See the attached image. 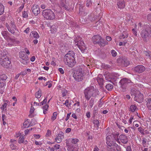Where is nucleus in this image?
Masks as SVG:
<instances>
[{"label":"nucleus","mask_w":151,"mask_h":151,"mask_svg":"<svg viewBox=\"0 0 151 151\" xmlns=\"http://www.w3.org/2000/svg\"><path fill=\"white\" fill-rule=\"evenodd\" d=\"M119 139L121 142L124 144H126L128 141V139L127 136L124 134L120 135L119 136Z\"/></svg>","instance_id":"nucleus-16"},{"label":"nucleus","mask_w":151,"mask_h":151,"mask_svg":"<svg viewBox=\"0 0 151 151\" xmlns=\"http://www.w3.org/2000/svg\"><path fill=\"white\" fill-rule=\"evenodd\" d=\"M106 87L108 90L111 91L113 88V86L112 85L109 84L106 85Z\"/></svg>","instance_id":"nucleus-36"},{"label":"nucleus","mask_w":151,"mask_h":151,"mask_svg":"<svg viewBox=\"0 0 151 151\" xmlns=\"http://www.w3.org/2000/svg\"><path fill=\"white\" fill-rule=\"evenodd\" d=\"M5 86V83L3 81H0V88H3Z\"/></svg>","instance_id":"nucleus-62"},{"label":"nucleus","mask_w":151,"mask_h":151,"mask_svg":"<svg viewBox=\"0 0 151 151\" xmlns=\"http://www.w3.org/2000/svg\"><path fill=\"white\" fill-rule=\"evenodd\" d=\"M146 106L149 110H151V98H147L146 99Z\"/></svg>","instance_id":"nucleus-24"},{"label":"nucleus","mask_w":151,"mask_h":151,"mask_svg":"<svg viewBox=\"0 0 151 151\" xmlns=\"http://www.w3.org/2000/svg\"><path fill=\"white\" fill-rule=\"evenodd\" d=\"M32 12L35 15L37 16L40 13V7L37 5H34L32 6Z\"/></svg>","instance_id":"nucleus-15"},{"label":"nucleus","mask_w":151,"mask_h":151,"mask_svg":"<svg viewBox=\"0 0 151 151\" xmlns=\"http://www.w3.org/2000/svg\"><path fill=\"white\" fill-rule=\"evenodd\" d=\"M118 7L120 9H123L124 7L125 4L124 0H119L117 4Z\"/></svg>","instance_id":"nucleus-22"},{"label":"nucleus","mask_w":151,"mask_h":151,"mask_svg":"<svg viewBox=\"0 0 151 151\" xmlns=\"http://www.w3.org/2000/svg\"><path fill=\"white\" fill-rule=\"evenodd\" d=\"M97 81L99 84H103V78L98 77L97 78Z\"/></svg>","instance_id":"nucleus-45"},{"label":"nucleus","mask_w":151,"mask_h":151,"mask_svg":"<svg viewBox=\"0 0 151 151\" xmlns=\"http://www.w3.org/2000/svg\"><path fill=\"white\" fill-rule=\"evenodd\" d=\"M144 28L141 32V36L144 41L147 42L151 38V25L146 24Z\"/></svg>","instance_id":"nucleus-3"},{"label":"nucleus","mask_w":151,"mask_h":151,"mask_svg":"<svg viewBox=\"0 0 151 151\" xmlns=\"http://www.w3.org/2000/svg\"><path fill=\"white\" fill-rule=\"evenodd\" d=\"M92 41L95 44H98L100 46L104 42V40L102 39L100 36L99 35H94L92 38Z\"/></svg>","instance_id":"nucleus-9"},{"label":"nucleus","mask_w":151,"mask_h":151,"mask_svg":"<svg viewBox=\"0 0 151 151\" xmlns=\"http://www.w3.org/2000/svg\"><path fill=\"white\" fill-rule=\"evenodd\" d=\"M111 52L112 55L113 57H115L117 55V53L114 50H113L111 51Z\"/></svg>","instance_id":"nucleus-52"},{"label":"nucleus","mask_w":151,"mask_h":151,"mask_svg":"<svg viewBox=\"0 0 151 151\" xmlns=\"http://www.w3.org/2000/svg\"><path fill=\"white\" fill-rule=\"evenodd\" d=\"M83 6L81 5L80 6L79 9V12L80 14H83V13L84 12V10L83 8Z\"/></svg>","instance_id":"nucleus-47"},{"label":"nucleus","mask_w":151,"mask_h":151,"mask_svg":"<svg viewBox=\"0 0 151 151\" xmlns=\"http://www.w3.org/2000/svg\"><path fill=\"white\" fill-rule=\"evenodd\" d=\"M119 83L121 85L120 87L122 89V91L124 92L125 91L127 85L128 84H132L133 83L131 80L126 78L122 79Z\"/></svg>","instance_id":"nucleus-8"},{"label":"nucleus","mask_w":151,"mask_h":151,"mask_svg":"<svg viewBox=\"0 0 151 151\" xmlns=\"http://www.w3.org/2000/svg\"><path fill=\"white\" fill-rule=\"evenodd\" d=\"M98 113V109L97 107H94V110L93 111V117H94L96 116L97 115Z\"/></svg>","instance_id":"nucleus-34"},{"label":"nucleus","mask_w":151,"mask_h":151,"mask_svg":"<svg viewBox=\"0 0 151 151\" xmlns=\"http://www.w3.org/2000/svg\"><path fill=\"white\" fill-rule=\"evenodd\" d=\"M51 134V131L49 129L47 130V133L46 134V136L47 137H49Z\"/></svg>","instance_id":"nucleus-59"},{"label":"nucleus","mask_w":151,"mask_h":151,"mask_svg":"<svg viewBox=\"0 0 151 151\" xmlns=\"http://www.w3.org/2000/svg\"><path fill=\"white\" fill-rule=\"evenodd\" d=\"M142 144L143 146L144 147H148L149 144L147 139L145 138H142Z\"/></svg>","instance_id":"nucleus-26"},{"label":"nucleus","mask_w":151,"mask_h":151,"mask_svg":"<svg viewBox=\"0 0 151 151\" xmlns=\"http://www.w3.org/2000/svg\"><path fill=\"white\" fill-rule=\"evenodd\" d=\"M138 131L142 134H144L143 129L141 127L138 128Z\"/></svg>","instance_id":"nucleus-55"},{"label":"nucleus","mask_w":151,"mask_h":151,"mask_svg":"<svg viewBox=\"0 0 151 151\" xmlns=\"http://www.w3.org/2000/svg\"><path fill=\"white\" fill-rule=\"evenodd\" d=\"M6 26L7 29L11 33L14 34V31L13 29H12L10 27L9 24L7 23H6Z\"/></svg>","instance_id":"nucleus-32"},{"label":"nucleus","mask_w":151,"mask_h":151,"mask_svg":"<svg viewBox=\"0 0 151 151\" xmlns=\"http://www.w3.org/2000/svg\"><path fill=\"white\" fill-rule=\"evenodd\" d=\"M132 96H134V100L137 102L140 103L143 100V96L140 92L134 88L131 90L130 92Z\"/></svg>","instance_id":"nucleus-5"},{"label":"nucleus","mask_w":151,"mask_h":151,"mask_svg":"<svg viewBox=\"0 0 151 151\" xmlns=\"http://www.w3.org/2000/svg\"><path fill=\"white\" fill-rule=\"evenodd\" d=\"M47 98L46 97L42 102L40 103V106H41L45 104L47 101Z\"/></svg>","instance_id":"nucleus-54"},{"label":"nucleus","mask_w":151,"mask_h":151,"mask_svg":"<svg viewBox=\"0 0 151 151\" xmlns=\"http://www.w3.org/2000/svg\"><path fill=\"white\" fill-rule=\"evenodd\" d=\"M60 147V145L58 144L55 145L53 146L54 150H55V151H59V150L60 149H59Z\"/></svg>","instance_id":"nucleus-51"},{"label":"nucleus","mask_w":151,"mask_h":151,"mask_svg":"<svg viewBox=\"0 0 151 151\" xmlns=\"http://www.w3.org/2000/svg\"><path fill=\"white\" fill-rule=\"evenodd\" d=\"M67 0H60L59 4V6L60 8H63V9L68 11L69 8L66 6V4Z\"/></svg>","instance_id":"nucleus-12"},{"label":"nucleus","mask_w":151,"mask_h":151,"mask_svg":"<svg viewBox=\"0 0 151 151\" xmlns=\"http://www.w3.org/2000/svg\"><path fill=\"white\" fill-rule=\"evenodd\" d=\"M99 91L96 87L90 86L86 88L84 91V96L87 100H89L91 96L95 97L99 95Z\"/></svg>","instance_id":"nucleus-2"},{"label":"nucleus","mask_w":151,"mask_h":151,"mask_svg":"<svg viewBox=\"0 0 151 151\" xmlns=\"http://www.w3.org/2000/svg\"><path fill=\"white\" fill-rule=\"evenodd\" d=\"M106 138V143L108 146L110 145L113 143H114L112 141L113 137L111 135H109L107 136Z\"/></svg>","instance_id":"nucleus-20"},{"label":"nucleus","mask_w":151,"mask_h":151,"mask_svg":"<svg viewBox=\"0 0 151 151\" xmlns=\"http://www.w3.org/2000/svg\"><path fill=\"white\" fill-rule=\"evenodd\" d=\"M128 34L127 31H123L122 35L120 36V39H124L127 38L128 37Z\"/></svg>","instance_id":"nucleus-28"},{"label":"nucleus","mask_w":151,"mask_h":151,"mask_svg":"<svg viewBox=\"0 0 151 151\" xmlns=\"http://www.w3.org/2000/svg\"><path fill=\"white\" fill-rule=\"evenodd\" d=\"M8 42V45L9 46H12L13 45L14 43H15L16 41L14 39L9 37L6 40Z\"/></svg>","instance_id":"nucleus-18"},{"label":"nucleus","mask_w":151,"mask_h":151,"mask_svg":"<svg viewBox=\"0 0 151 151\" xmlns=\"http://www.w3.org/2000/svg\"><path fill=\"white\" fill-rule=\"evenodd\" d=\"M10 102L8 100H5L4 103L2 104L1 107V112H6L7 110V108L9 105Z\"/></svg>","instance_id":"nucleus-14"},{"label":"nucleus","mask_w":151,"mask_h":151,"mask_svg":"<svg viewBox=\"0 0 151 151\" xmlns=\"http://www.w3.org/2000/svg\"><path fill=\"white\" fill-rule=\"evenodd\" d=\"M11 63V61L8 58H1L0 60V63L3 67L7 68L10 64Z\"/></svg>","instance_id":"nucleus-11"},{"label":"nucleus","mask_w":151,"mask_h":151,"mask_svg":"<svg viewBox=\"0 0 151 151\" xmlns=\"http://www.w3.org/2000/svg\"><path fill=\"white\" fill-rule=\"evenodd\" d=\"M75 56V53L73 51H69L64 57V61L69 67H73L76 64Z\"/></svg>","instance_id":"nucleus-1"},{"label":"nucleus","mask_w":151,"mask_h":151,"mask_svg":"<svg viewBox=\"0 0 151 151\" xmlns=\"http://www.w3.org/2000/svg\"><path fill=\"white\" fill-rule=\"evenodd\" d=\"M43 17L47 20H52L55 18L54 12L50 9H46L43 10L42 12Z\"/></svg>","instance_id":"nucleus-6"},{"label":"nucleus","mask_w":151,"mask_h":151,"mask_svg":"<svg viewBox=\"0 0 151 151\" xmlns=\"http://www.w3.org/2000/svg\"><path fill=\"white\" fill-rule=\"evenodd\" d=\"M86 2V6L87 7H89L91 6V0H87Z\"/></svg>","instance_id":"nucleus-60"},{"label":"nucleus","mask_w":151,"mask_h":151,"mask_svg":"<svg viewBox=\"0 0 151 151\" xmlns=\"http://www.w3.org/2000/svg\"><path fill=\"white\" fill-rule=\"evenodd\" d=\"M78 141H79V140L78 139H72V140L71 141V142L73 144H76Z\"/></svg>","instance_id":"nucleus-53"},{"label":"nucleus","mask_w":151,"mask_h":151,"mask_svg":"<svg viewBox=\"0 0 151 151\" xmlns=\"http://www.w3.org/2000/svg\"><path fill=\"white\" fill-rule=\"evenodd\" d=\"M103 100H102V98L100 99L99 102L98 106L101 107L103 103H102Z\"/></svg>","instance_id":"nucleus-61"},{"label":"nucleus","mask_w":151,"mask_h":151,"mask_svg":"<svg viewBox=\"0 0 151 151\" xmlns=\"http://www.w3.org/2000/svg\"><path fill=\"white\" fill-rule=\"evenodd\" d=\"M32 34L33 37L35 38H38L39 37V36L38 33L35 31L32 32H31Z\"/></svg>","instance_id":"nucleus-41"},{"label":"nucleus","mask_w":151,"mask_h":151,"mask_svg":"<svg viewBox=\"0 0 151 151\" xmlns=\"http://www.w3.org/2000/svg\"><path fill=\"white\" fill-rule=\"evenodd\" d=\"M57 113V112H54L51 117V119L53 120H55L56 118Z\"/></svg>","instance_id":"nucleus-50"},{"label":"nucleus","mask_w":151,"mask_h":151,"mask_svg":"<svg viewBox=\"0 0 151 151\" xmlns=\"http://www.w3.org/2000/svg\"><path fill=\"white\" fill-rule=\"evenodd\" d=\"M23 125L25 128L28 127L29 126V122L28 119L25 121L23 123Z\"/></svg>","instance_id":"nucleus-39"},{"label":"nucleus","mask_w":151,"mask_h":151,"mask_svg":"<svg viewBox=\"0 0 151 151\" xmlns=\"http://www.w3.org/2000/svg\"><path fill=\"white\" fill-rule=\"evenodd\" d=\"M81 37L78 36H77L75 38L74 41L75 42V44L76 45V44L78 42L81 41Z\"/></svg>","instance_id":"nucleus-42"},{"label":"nucleus","mask_w":151,"mask_h":151,"mask_svg":"<svg viewBox=\"0 0 151 151\" xmlns=\"http://www.w3.org/2000/svg\"><path fill=\"white\" fill-rule=\"evenodd\" d=\"M133 70L135 72L140 73L143 72L145 70V68L144 66L139 65L134 67Z\"/></svg>","instance_id":"nucleus-13"},{"label":"nucleus","mask_w":151,"mask_h":151,"mask_svg":"<svg viewBox=\"0 0 151 151\" xmlns=\"http://www.w3.org/2000/svg\"><path fill=\"white\" fill-rule=\"evenodd\" d=\"M19 58L20 62L24 65H27L29 62V57L24 51L19 52Z\"/></svg>","instance_id":"nucleus-7"},{"label":"nucleus","mask_w":151,"mask_h":151,"mask_svg":"<svg viewBox=\"0 0 151 151\" xmlns=\"http://www.w3.org/2000/svg\"><path fill=\"white\" fill-rule=\"evenodd\" d=\"M17 144V141L16 140L13 139L10 140V146L12 150H14L16 149Z\"/></svg>","instance_id":"nucleus-17"},{"label":"nucleus","mask_w":151,"mask_h":151,"mask_svg":"<svg viewBox=\"0 0 151 151\" xmlns=\"http://www.w3.org/2000/svg\"><path fill=\"white\" fill-rule=\"evenodd\" d=\"M105 79L107 81L112 82L111 80L114 79L112 75L110 73H107L105 75Z\"/></svg>","instance_id":"nucleus-21"},{"label":"nucleus","mask_w":151,"mask_h":151,"mask_svg":"<svg viewBox=\"0 0 151 151\" xmlns=\"http://www.w3.org/2000/svg\"><path fill=\"white\" fill-rule=\"evenodd\" d=\"M9 25L12 29H13L14 30V33L15 30L17 29V28L16 27L14 22L13 19L11 20Z\"/></svg>","instance_id":"nucleus-23"},{"label":"nucleus","mask_w":151,"mask_h":151,"mask_svg":"<svg viewBox=\"0 0 151 151\" xmlns=\"http://www.w3.org/2000/svg\"><path fill=\"white\" fill-rule=\"evenodd\" d=\"M76 45H77L78 47H80L85 45V44L83 41H81L76 44Z\"/></svg>","instance_id":"nucleus-43"},{"label":"nucleus","mask_w":151,"mask_h":151,"mask_svg":"<svg viewBox=\"0 0 151 151\" xmlns=\"http://www.w3.org/2000/svg\"><path fill=\"white\" fill-rule=\"evenodd\" d=\"M73 70L75 71L73 76L75 80L78 82L81 81L84 77L82 68L78 67L73 68Z\"/></svg>","instance_id":"nucleus-4"},{"label":"nucleus","mask_w":151,"mask_h":151,"mask_svg":"<svg viewBox=\"0 0 151 151\" xmlns=\"http://www.w3.org/2000/svg\"><path fill=\"white\" fill-rule=\"evenodd\" d=\"M127 41L126 40H125L123 42H120L119 44V45L120 46L122 45H125V44L127 43Z\"/></svg>","instance_id":"nucleus-57"},{"label":"nucleus","mask_w":151,"mask_h":151,"mask_svg":"<svg viewBox=\"0 0 151 151\" xmlns=\"http://www.w3.org/2000/svg\"><path fill=\"white\" fill-rule=\"evenodd\" d=\"M22 16L24 18H27L28 17V13L27 12L24 11L22 13Z\"/></svg>","instance_id":"nucleus-56"},{"label":"nucleus","mask_w":151,"mask_h":151,"mask_svg":"<svg viewBox=\"0 0 151 151\" xmlns=\"http://www.w3.org/2000/svg\"><path fill=\"white\" fill-rule=\"evenodd\" d=\"M34 110L35 109L34 107L32 106H31L30 111V113L31 114H32L34 112Z\"/></svg>","instance_id":"nucleus-63"},{"label":"nucleus","mask_w":151,"mask_h":151,"mask_svg":"<svg viewBox=\"0 0 151 151\" xmlns=\"http://www.w3.org/2000/svg\"><path fill=\"white\" fill-rule=\"evenodd\" d=\"M125 59L122 57H120L117 59V61L118 63L120 64V65L122 66L124 62H125Z\"/></svg>","instance_id":"nucleus-29"},{"label":"nucleus","mask_w":151,"mask_h":151,"mask_svg":"<svg viewBox=\"0 0 151 151\" xmlns=\"http://www.w3.org/2000/svg\"><path fill=\"white\" fill-rule=\"evenodd\" d=\"M67 93V91L65 89H64L62 91V95L63 97H64L65 96Z\"/></svg>","instance_id":"nucleus-58"},{"label":"nucleus","mask_w":151,"mask_h":151,"mask_svg":"<svg viewBox=\"0 0 151 151\" xmlns=\"http://www.w3.org/2000/svg\"><path fill=\"white\" fill-rule=\"evenodd\" d=\"M22 135H21V133H20V132H18V133H16V135L15 136V137L17 138H18V137H20V136H21Z\"/></svg>","instance_id":"nucleus-64"},{"label":"nucleus","mask_w":151,"mask_h":151,"mask_svg":"<svg viewBox=\"0 0 151 151\" xmlns=\"http://www.w3.org/2000/svg\"><path fill=\"white\" fill-rule=\"evenodd\" d=\"M1 34L4 38L6 40L9 37V33L7 31H3L1 32Z\"/></svg>","instance_id":"nucleus-27"},{"label":"nucleus","mask_w":151,"mask_h":151,"mask_svg":"<svg viewBox=\"0 0 151 151\" xmlns=\"http://www.w3.org/2000/svg\"><path fill=\"white\" fill-rule=\"evenodd\" d=\"M93 16L94 14H91L88 15V19L91 21H93L95 19V18L93 17Z\"/></svg>","instance_id":"nucleus-40"},{"label":"nucleus","mask_w":151,"mask_h":151,"mask_svg":"<svg viewBox=\"0 0 151 151\" xmlns=\"http://www.w3.org/2000/svg\"><path fill=\"white\" fill-rule=\"evenodd\" d=\"M57 30L56 27L55 25L52 26L50 28V31L52 33H54Z\"/></svg>","instance_id":"nucleus-38"},{"label":"nucleus","mask_w":151,"mask_h":151,"mask_svg":"<svg viewBox=\"0 0 151 151\" xmlns=\"http://www.w3.org/2000/svg\"><path fill=\"white\" fill-rule=\"evenodd\" d=\"M48 105L46 104L45 105L43 106V113L45 114L46 113V111L48 107Z\"/></svg>","instance_id":"nucleus-44"},{"label":"nucleus","mask_w":151,"mask_h":151,"mask_svg":"<svg viewBox=\"0 0 151 151\" xmlns=\"http://www.w3.org/2000/svg\"><path fill=\"white\" fill-rule=\"evenodd\" d=\"M94 99L91 98L90 100L89 103V106L90 108H91L94 104Z\"/></svg>","instance_id":"nucleus-37"},{"label":"nucleus","mask_w":151,"mask_h":151,"mask_svg":"<svg viewBox=\"0 0 151 151\" xmlns=\"http://www.w3.org/2000/svg\"><path fill=\"white\" fill-rule=\"evenodd\" d=\"M120 147L116 143H113L107 146L108 151H120Z\"/></svg>","instance_id":"nucleus-10"},{"label":"nucleus","mask_w":151,"mask_h":151,"mask_svg":"<svg viewBox=\"0 0 151 151\" xmlns=\"http://www.w3.org/2000/svg\"><path fill=\"white\" fill-rule=\"evenodd\" d=\"M7 77L4 74H3L1 75H0V81L3 82L4 81H5Z\"/></svg>","instance_id":"nucleus-35"},{"label":"nucleus","mask_w":151,"mask_h":151,"mask_svg":"<svg viewBox=\"0 0 151 151\" xmlns=\"http://www.w3.org/2000/svg\"><path fill=\"white\" fill-rule=\"evenodd\" d=\"M137 109V107L135 105H132L130 106L129 110L132 112H134Z\"/></svg>","instance_id":"nucleus-31"},{"label":"nucleus","mask_w":151,"mask_h":151,"mask_svg":"<svg viewBox=\"0 0 151 151\" xmlns=\"http://www.w3.org/2000/svg\"><path fill=\"white\" fill-rule=\"evenodd\" d=\"M41 90L39 89L38 91L35 94V96L37 99H39L42 96Z\"/></svg>","instance_id":"nucleus-30"},{"label":"nucleus","mask_w":151,"mask_h":151,"mask_svg":"<svg viewBox=\"0 0 151 151\" xmlns=\"http://www.w3.org/2000/svg\"><path fill=\"white\" fill-rule=\"evenodd\" d=\"M129 64V62L125 59V62L124 63L122 66L124 67H127Z\"/></svg>","instance_id":"nucleus-48"},{"label":"nucleus","mask_w":151,"mask_h":151,"mask_svg":"<svg viewBox=\"0 0 151 151\" xmlns=\"http://www.w3.org/2000/svg\"><path fill=\"white\" fill-rule=\"evenodd\" d=\"M24 135H22L20 136L18 140V142L19 144L23 143L24 144H26L27 143V141L26 140L24 141Z\"/></svg>","instance_id":"nucleus-25"},{"label":"nucleus","mask_w":151,"mask_h":151,"mask_svg":"<svg viewBox=\"0 0 151 151\" xmlns=\"http://www.w3.org/2000/svg\"><path fill=\"white\" fill-rule=\"evenodd\" d=\"M61 134H58L56 136V137L55 138V141L58 143L60 142L64 138L63 133L62 132Z\"/></svg>","instance_id":"nucleus-19"},{"label":"nucleus","mask_w":151,"mask_h":151,"mask_svg":"<svg viewBox=\"0 0 151 151\" xmlns=\"http://www.w3.org/2000/svg\"><path fill=\"white\" fill-rule=\"evenodd\" d=\"M93 123L96 126L97 128H98L99 126V121L97 120H95L93 121Z\"/></svg>","instance_id":"nucleus-46"},{"label":"nucleus","mask_w":151,"mask_h":151,"mask_svg":"<svg viewBox=\"0 0 151 151\" xmlns=\"http://www.w3.org/2000/svg\"><path fill=\"white\" fill-rule=\"evenodd\" d=\"M4 6L2 3H0V15H2L4 12Z\"/></svg>","instance_id":"nucleus-33"},{"label":"nucleus","mask_w":151,"mask_h":151,"mask_svg":"<svg viewBox=\"0 0 151 151\" xmlns=\"http://www.w3.org/2000/svg\"><path fill=\"white\" fill-rule=\"evenodd\" d=\"M79 49L81 50L82 52H84L85 51V50L86 49V47L85 45L78 47Z\"/></svg>","instance_id":"nucleus-49"}]
</instances>
